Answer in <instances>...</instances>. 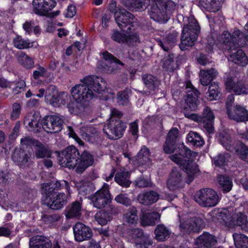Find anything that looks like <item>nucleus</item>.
<instances>
[{
    "instance_id": "e2e57ef3",
    "label": "nucleus",
    "mask_w": 248,
    "mask_h": 248,
    "mask_svg": "<svg viewBox=\"0 0 248 248\" xmlns=\"http://www.w3.org/2000/svg\"><path fill=\"white\" fill-rule=\"evenodd\" d=\"M175 62L171 58L167 61H164L163 68L168 71H172L174 69Z\"/></svg>"
},
{
    "instance_id": "393cba45",
    "label": "nucleus",
    "mask_w": 248,
    "mask_h": 248,
    "mask_svg": "<svg viewBox=\"0 0 248 248\" xmlns=\"http://www.w3.org/2000/svg\"><path fill=\"white\" fill-rule=\"evenodd\" d=\"M56 4L54 0H33V11L36 14L46 16L56 6Z\"/></svg>"
},
{
    "instance_id": "0e129e2a",
    "label": "nucleus",
    "mask_w": 248,
    "mask_h": 248,
    "mask_svg": "<svg viewBox=\"0 0 248 248\" xmlns=\"http://www.w3.org/2000/svg\"><path fill=\"white\" fill-rule=\"evenodd\" d=\"M76 12L77 9L76 6L71 4L68 6L64 13V16L67 18H72L76 15Z\"/></svg>"
},
{
    "instance_id": "6e6552de",
    "label": "nucleus",
    "mask_w": 248,
    "mask_h": 248,
    "mask_svg": "<svg viewBox=\"0 0 248 248\" xmlns=\"http://www.w3.org/2000/svg\"><path fill=\"white\" fill-rule=\"evenodd\" d=\"M122 113L116 109L111 111L110 117L108 123L104 125L103 131L108 138L116 140L122 137L126 128V125L119 119Z\"/></svg>"
},
{
    "instance_id": "dca6fc26",
    "label": "nucleus",
    "mask_w": 248,
    "mask_h": 248,
    "mask_svg": "<svg viewBox=\"0 0 248 248\" xmlns=\"http://www.w3.org/2000/svg\"><path fill=\"white\" fill-rule=\"evenodd\" d=\"M125 157L128 158L129 162L135 165L139 166V170L142 171L141 167L145 168L149 167L151 165V160L150 158V152L145 146H143L139 151L136 158L130 157V154L128 152H124L123 154Z\"/></svg>"
},
{
    "instance_id": "c03bdc74",
    "label": "nucleus",
    "mask_w": 248,
    "mask_h": 248,
    "mask_svg": "<svg viewBox=\"0 0 248 248\" xmlns=\"http://www.w3.org/2000/svg\"><path fill=\"white\" fill-rule=\"evenodd\" d=\"M155 238L158 241H164L170 235V230L163 225H158L155 231Z\"/></svg>"
},
{
    "instance_id": "49530a36",
    "label": "nucleus",
    "mask_w": 248,
    "mask_h": 248,
    "mask_svg": "<svg viewBox=\"0 0 248 248\" xmlns=\"http://www.w3.org/2000/svg\"><path fill=\"white\" fill-rule=\"evenodd\" d=\"M187 141L195 146H202L204 143L203 139L197 133L191 131L186 137Z\"/></svg>"
},
{
    "instance_id": "338daca9",
    "label": "nucleus",
    "mask_w": 248,
    "mask_h": 248,
    "mask_svg": "<svg viewBox=\"0 0 248 248\" xmlns=\"http://www.w3.org/2000/svg\"><path fill=\"white\" fill-rule=\"evenodd\" d=\"M68 135H69V137L72 138L75 140L80 145H83V141L80 140L79 138L78 137V136L76 135L75 132H74L73 128L70 127H68Z\"/></svg>"
},
{
    "instance_id": "a211bd4d",
    "label": "nucleus",
    "mask_w": 248,
    "mask_h": 248,
    "mask_svg": "<svg viewBox=\"0 0 248 248\" xmlns=\"http://www.w3.org/2000/svg\"><path fill=\"white\" fill-rule=\"evenodd\" d=\"M90 199L94 207L99 209L104 207L111 201L108 185L104 184L103 187L92 196Z\"/></svg>"
},
{
    "instance_id": "ddd939ff",
    "label": "nucleus",
    "mask_w": 248,
    "mask_h": 248,
    "mask_svg": "<svg viewBox=\"0 0 248 248\" xmlns=\"http://www.w3.org/2000/svg\"><path fill=\"white\" fill-rule=\"evenodd\" d=\"M102 59L108 64H103V62L98 63V68L101 72L106 74L115 73L117 70L123 66V63L107 51L101 53Z\"/></svg>"
},
{
    "instance_id": "72a5a7b5",
    "label": "nucleus",
    "mask_w": 248,
    "mask_h": 248,
    "mask_svg": "<svg viewBox=\"0 0 248 248\" xmlns=\"http://www.w3.org/2000/svg\"><path fill=\"white\" fill-rule=\"evenodd\" d=\"M93 159L88 152L84 151L80 156V163L78 168V173H82L88 167L93 165Z\"/></svg>"
},
{
    "instance_id": "39448f33",
    "label": "nucleus",
    "mask_w": 248,
    "mask_h": 248,
    "mask_svg": "<svg viewBox=\"0 0 248 248\" xmlns=\"http://www.w3.org/2000/svg\"><path fill=\"white\" fill-rule=\"evenodd\" d=\"M216 34L213 33L211 37H208V44L209 48L213 49L216 47L220 49H233L237 46H243L248 44V36L241 32L239 30L235 31L231 36L228 31L224 32L221 36L215 40Z\"/></svg>"
},
{
    "instance_id": "4468645a",
    "label": "nucleus",
    "mask_w": 248,
    "mask_h": 248,
    "mask_svg": "<svg viewBox=\"0 0 248 248\" xmlns=\"http://www.w3.org/2000/svg\"><path fill=\"white\" fill-rule=\"evenodd\" d=\"M218 138L221 144L227 150L231 152L235 151L240 157L245 161H248V148L242 142L238 143L237 148H234L231 145L230 135L224 131L219 133Z\"/></svg>"
},
{
    "instance_id": "13d9d810",
    "label": "nucleus",
    "mask_w": 248,
    "mask_h": 248,
    "mask_svg": "<svg viewBox=\"0 0 248 248\" xmlns=\"http://www.w3.org/2000/svg\"><path fill=\"white\" fill-rule=\"evenodd\" d=\"M144 84L148 87H154L158 84L156 78L151 75H145L142 77Z\"/></svg>"
},
{
    "instance_id": "774afa93",
    "label": "nucleus",
    "mask_w": 248,
    "mask_h": 248,
    "mask_svg": "<svg viewBox=\"0 0 248 248\" xmlns=\"http://www.w3.org/2000/svg\"><path fill=\"white\" fill-rule=\"evenodd\" d=\"M150 181L143 178L136 181V185L139 187H147L150 186Z\"/></svg>"
},
{
    "instance_id": "ea45409f",
    "label": "nucleus",
    "mask_w": 248,
    "mask_h": 248,
    "mask_svg": "<svg viewBox=\"0 0 248 248\" xmlns=\"http://www.w3.org/2000/svg\"><path fill=\"white\" fill-rule=\"evenodd\" d=\"M51 245L47 241L44 240V237L37 235L32 237L30 242V248H50Z\"/></svg>"
},
{
    "instance_id": "c756f323",
    "label": "nucleus",
    "mask_w": 248,
    "mask_h": 248,
    "mask_svg": "<svg viewBox=\"0 0 248 248\" xmlns=\"http://www.w3.org/2000/svg\"><path fill=\"white\" fill-rule=\"evenodd\" d=\"M214 118V115L211 110L209 108H205L203 112V117H202V120L204 128L209 134L214 132V129L213 122Z\"/></svg>"
},
{
    "instance_id": "bf43d9fd",
    "label": "nucleus",
    "mask_w": 248,
    "mask_h": 248,
    "mask_svg": "<svg viewBox=\"0 0 248 248\" xmlns=\"http://www.w3.org/2000/svg\"><path fill=\"white\" fill-rule=\"evenodd\" d=\"M115 201L120 204H124L126 206H129L131 203V201L128 198L126 194H120L115 198Z\"/></svg>"
},
{
    "instance_id": "b1692460",
    "label": "nucleus",
    "mask_w": 248,
    "mask_h": 248,
    "mask_svg": "<svg viewBox=\"0 0 248 248\" xmlns=\"http://www.w3.org/2000/svg\"><path fill=\"white\" fill-rule=\"evenodd\" d=\"M227 112L229 118L236 122L248 121V111L243 106L236 105L233 108L228 107Z\"/></svg>"
},
{
    "instance_id": "7c9ffc66",
    "label": "nucleus",
    "mask_w": 248,
    "mask_h": 248,
    "mask_svg": "<svg viewBox=\"0 0 248 248\" xmlns=\"http://www.w3.org/2000/svg\"><path fill=\"white\" fill-rule=\"evenodd\" d=\"M159 198V196L157 192L150 191L140 194L138 200L141 204L149 205L156 202Z\"/></svg>"
},
{
    "instance_id": "3c124183",
    "label": "nucleus",
    "mask_w": 248,
    "mask_h": 248,
    "mask_svg": "<svg viewBox=\"0 0 248 248\" xmlns=\"http://www.w3.org/2000/svg\"><path fill=\"white\" fill-rule=\"evenodd\" d=\"M19 63L27 68H31L33 66V59L25 53H21L18 56Z\"/></svg>"
},
{
    "instance_id": "f8f14e48",
    "label": "nucleus",
    "mask_w": 248,
    "mask_h": 248,
    "mask_svg": "<svg viewBox=\"0 0 248 248\" xmlns=\"http://www.w3.org/2000/svg\"><path fill=\"white\" fill-rule=\"evenodd\" d=\"M108 9L114 13V16L118 26L122 29L126 26L127 23H134L135 19L133 16L129 12L120 6L117 7L116 2L112 0L108 5Z\"/></svg>"
},
{
    "instance_id": "9d476101",
    "label": "nucleus",
    "mask_w": 248,
    "mask_h": 248,
    "mask_svg": "<svg viewBox=\"0 0 248 248\" xmlns=\"http://www.w3.org/2000/svg\"><path fill=\"white\" fill-rule=\"evenodd\" d=\"M58 160L60 165L69 169H75L78 172V168L80 163V156L77 148L70 146L59 154Z\"/></svg>"
},
{
    "instance_id": "603ef678",
    "label": "nucleus",
    "mask_w": 248,
    "mask_h": 248,
    "mask_svg": "<svg viewBox=\"0 0 248 248\" xmlns=\"http://www.w3.org/2000/svg\"><path fill=\"white\" fill-rule=\"evenodd\" d=\"M95 218L96 221L101 225H106L110 220L109 215L102 211L97 212L95 216Z\"/></svg>"
},
{
    "instance_id": "6e6d98bb",
    "label": "nucleus",
    "mask_w": 248,
    "mask_h": 248,
    "mask_svg": "<svg viewBox=\"0 0 248 248\" xmlns=\"http://www.w3.org/2000/svg\"><path fill=\"white\" fill-rule=\"evenodd\" d=\"M73 184L77 187L79 193L80 195H87L90 191V187L89 185L86 183H79L73 181Z\"/></svg>"
},
{
    "instance_id": "052dcab7",
    "label": "nucleus",
    "mask_w": 248,
    "mask_h": 248,
    "mask_svg": "<svg viewBox=\"0 0 248 248\" xmlns=\"http://www.w3.org/2000/svg\"><path fill=\"white\" fill-rule=\"evenodd\" d=\"M21 111V107L18 103H15L12 106V111L11 114V118L13 120L18 119Z\"/></svg>"
},
{
    "instance_id": "680f3d73",
    "label": "nucleus",
    "mask_w": 248,
    "mask_h": 248,
    "mask_svg": "<svg viewBox=\"0 0 248 248\" xmlns=\"http://www.w3.org/2000/svg\"><path fill=\"white\" fill-rule=\"evenodd\" d=\"M49 76L47 71L44 67H40L38 70L34 71L33 77L34 79H37L41 77Z\"/></svg>"
},
{
    "instance_id": "2f4dec72",
    "label": "nucleus",
    "mask_w": 248,
    "mask_h": 248,
    "mask_svg": "<svg viewBox=\"0 0 248 248\" xmlns=\"http://www.w3.org/2000/svg\"><path fill=\"white\" fill-rule=\"evenodd\" d=\"M69 187L67 182L64 180L56 181L55 183L52 182L49 184H43L42 186V188L44 189V192L46 191V192L48 193L54 192L55 190L64 188L66 189L69 194H70Z\"/></svg>"
},
{
    "instance_id": "0eeeda50",
    "label": "nucleus",
    "mask_w": 248,
    "mask_h": 248,
    "mask_svg": "<svg viewBox=\"0 0 248 248\" xmlns=\"http://www.w3.org/2000/svg\"><path fill=\"white\" fill-rule=\"evenodd\" d=\"M185 25L183 29L181 42L179 45L181 50H184L194 45L200 31V27L196 20L193 17L184 18Z\"/></svg>"
},
{
    "instance_id": "8fccbe9b",
    "label": "nucleus",
    "mask_w": 248,
    "mask_h": 248,
    "mask_svg": "<svg viewBox=\"0 0 248 248\" xmlns=\"http://www.w3.org/2000/svg\"><path fill=\"white\" fill-rule=\"evenodd\" d=\"M230 155L228 153L221 154L213 159V163L216 166L222 167L227 165Z\"/></svg>"
},
{
    "instance_id": "473e14b6",
    "label": "nucleus",
    "mask_w": 248,
    "mask_h": 248,
    "mask_svg": "<svg viewBox=\"0 0 248 248\" xmlns=\"http://www.w3.org/2000/svg\"><path fill=\"white\" fill-rule=\"evenodd\" d=\"M222 0H200L199 6L211 12L218 11L221 7Z\"/></svg>"
},
{
    "instance_id": "f704fd0d",
    "label": "nucleus",
    "mask_w": 248,
    "mask_h": 248,
    "mask_svg": "<svg viewBox=\"0 0 248 248\" xmlns=\"http://www.w3.org/2000/svg\"><path fill=\"white\" fill-rule=\"evenodd\" d=\"M123 221L129 225H135L137 223L139 220L137 215V210L135 207L129 208L124 214Z\"/></svg>"
},
{
    "instance_id": "2eb2a0df",
    "label": "nucleus",
    "mask_w": 248,
    "mask_h": 248,
    "mask_svg": "<svg viewBox=\"0 0 248 248\" xmlns=\"http://www.w3.org/2000/svg\"><path fill=\"white\" fill-rule=\"evenodd\" d=\"M42 201L50 208L57 210L62 208L66 203L67 198L65 194L62 193H53L44 192Z\"/></svg>"
},
{
    "instance_id": "cd10ccee",
    "label": "nucleus",
    "mask_w": 248,
    "mask_h": 248,
    "mask_svg": "<svg viewBox=\"0 0 248 248\" xmlns=\"http://www.w3.org/2000/svg\"><path fill=\"white\" fill-rule=\"evenodd\" d=\"M79 133L84 140L89 142L94 143L99 138L98 132L91 126L83 127L81 126L79 127Z\"/></svg>"
},
{
    "instance_id": "4c0bfd02",
    "label": "nucleus",
    "mask_w": 248,
    "mask_h": 248,
    "mask_svg": "<svg viewBox=\"0 0 248 248\" xmlns=\"http://www.w3.org/2000/svg\"><path fill=\"white\" fill-rule=\"evenodd\" d=\"M217 75V71L214 69L209 70H201L200 73V81L203 86H207Z\"/></svg>"
},
{
    "instance_id": "f03ea898",
    "label": "nucleus",
    "mask_w": 248,
    "mask_h": 248,
    "mask_svg": "<svg viewBox=\"0 0 248 248\" xmlns=\"http://www.w3.org/2000/svg\"><path fill=\"white\" fill-rule=\"evenodd\" d=\"M82 84H77L71 90L74 100L79 106L84 100H89L95 96L108 100L113 98L110 90L107 88V82L102 78L96 76H88L81 80Z\"/></svg>"
},
{
    "instance_id": "423d86ee",
    "label": "nucleus",
    "mask_w": 248,
    "mask_h": 248,
    "mask_svg": "<svg viewBox=\"0 0 248 248\" xmlns=\"http://www.w3.org/2000/svg\"><path fill=\"white\" fill-rule=\"evenodd\" d=\"M175 7L171 0H156L151 4L149 15L155 21L164 23L170 18Z\"/></svg>"
},
{
    "instance_id": "37998d69",
    "label": "nucleus",
    "mask_w": 248,
    "mask_h": 248,
    "mask_svg": "<svg viewBox=\"0 0 248 248\" xmlns=\"http://www.w3.org/2000/svg\"><path fill=\"white\" fill-rule=\"evenodd\" d=\"M14 46L18 49H25L31 47H36L37 43L29 40H24L20 36H17L14 40Z\"/></svg>"
},
{
    "instance_id": "5701e85b",
    "label": "nucleus",
    "mask_w": 248,
    "mask_h": 248,
    "mask_svg": "<svg viewBox=\"0 0 248 248\" xmlns=\"http://www.w3.org/2000/svg\"><path fill=\"white\" fill-rule=\"evenodd\" d=\"M186 103L190 110H195L197 108L199 103L198 97L199 92L193 87L189 81L186 83Z\"/></svg>"
},
{
    "instance_id": "c85d7f7f",
    "label": "nucleus",
    "mask_w": 248,
    "mask_h": 248,
    "mask_svg": "<svg viewBox=\"0 0 248 248\" xmlns=\"http://www.w3.org/2000/svg\"><path fill=\"white\" fill-rule=\"evenodd\" d=\"M178 130L176 128H172L168 133L164 150L167 154H171L174 150L175 143L178 137Z\"/></svg>"
},
{
    "instance_id": "58836bf2",
    "label": "nucleus",
    "mask_w": 248,
    "mask_h": 248,
    "mask_svg": "<svg viewBox=\"0 0 248 248\" xmlns=\"http://www.w3.org/2000/svg\"><path fill=\"white\" fill-rule=\"evenodd\" d=\"M122 2L130 9L141 11L146 9L147 4L145 0H122Z\"/></svg>"
},
{
    "instance_id": "a19ab883",
    "label": "nucleus",
    "mask_w": 248,
    "mask_h": 248,
    "mask_svg": "<svg viewBox=\"0 0 248 248\" xmlns=\"http://www.w3.org/2000/svg\"><path fill=\"white\" fill-rule=\"evenodd\" d=\"M130 173L128 171L121 170L116 173L115 177V182L124 187H128L130 184Z\"/></svg>"
},
{
    "instance_id": "aec40b11",
    "label": "nucleus",
    "mask_w": 248,
    "mask_h": 248,
    "mask_svg": "<svg viewBox=\"0 0 248 248\" xmlns=\"http://www.w3.org/2000/svg\"><path fill=\"white\" fill-rule=\"evenodd\" d=\"M180 217V230L183 233H188L191 231H197L201 226L202 220L197 218L191 219L189 214L182 215Z\"/></svg>"
},
{
    "instance_id": "864d4df0",
    "label": "nucleus",
    "mask_w": 248,
    "mask_h": 248,
    "mask_svg": "<svg viewBox=\"0 0 248 248\" xmlns=\"http://www.w3.org/2000/svg\"><path fill=\"white\" fill-rule=\"evenodd\" d=\"M125 33H122L117 30H113L110 35L111 38L115 42L124 44L125 41Z\"/></svg>"
},
{
    "instance_id": "9b49d317",
    "label": "nucleus",
    "mask_w": 248,
    "mask_h": 248,
    "mask_svg": "<svg viewBox=\"0 0 248 248\" xmlns=\"http://www.w3.org/2000/svg\"><path fill=\"white\" fill-rule=\"evenodd\" d=\"M194 199L200 205L205 207H214L219 202L217 193L211 188H202L197 191Z\"/></svg>"
},
{
    "instance_id": "4d7b16f0",
    "label": "nucleus",
    "mask_w": 248,
    "mask_h": 248,
    "mask_svg": "<svg viewBox=\"0 0 248 248\" xmlns=\"http://www.w3.org/2000/svg\"><path fill=\"white\" fill-rule=\"evenodd\" d=\"M175 41V36H168L163 43H160V46L165 51H168L174 46Z\"/></svg>"
},
{
    "instance_id": "f257e3e1",
    "label": "nucleus",
    "mask_w": 248,
    "mask_h": 248,
    "mask_svg": "<svg viewBox=\"0 0 248 248\" xmlns=\"http://www.w3.org/2000/svg\"><path fill=\"white\" fill-rule=\"evenodd\" d=\"M179 148V153L170 155V158L184 170L187 174L188 180L186 181L185 176L182 171L177 169H173L170 174L167 183L168 188L172 191L184 187L186 183H190L199 172L198 166L194 162L198 153L192 152L183 143L180 144Z\"/></svg>"
},
{
    "instance_id": "412c9836",
    "label": "nucleus",
    "mask_w": 248,
    "mask_h": 248,
    "mask_svg": "<svg viewBox=\"0 0 248 248\" xmlns=\"http://www.w3.org/2000/svg\"><path fill=\"white\" fill-rule=\"evenodd\" d=\"M128 235V240L135 243L137 248H148L151 245L150 241L143 236L142 231L139 228L130 230Z\"/></svg>"
},
{
    "instance_id": "7ed1b4c3",
    "label": "nucleus",
    "mask_w": 248,
    "mask_h": 248,
    "mask_svg": "<svg viewBox=\"0 0 248 248\" xmlns=\"http://www.w3.org/2000/svg\"><path fill=\"white\" fill-rule=\"evenodd\" d=\"M20 143L21 148L20 150H15L12 159L21 168L28 167L32 162V157L30 153L28 151L26 152L23 149L31 148L32 150L35 151L36 156L38 158L48 157L50 155V152L38 141L25 137L21 139Z\"/></svg>"
},
{
    "instance_id": "1a4fd4ad",
    "label": "nucleus",
    "mask_w": 248,
    "mask_h": 248,
    "mask_svg": "<svg viewBox=\"0 0 248 248\" xmlns=\"http://www.w3.org/2000/svg\"><path fill=\"white\" fill-rule=\"evenodd\" d=\"M218 222L223 225L231 228L240 226L245 232H248V221L246 216L239 212L232 216L227 209H222L217 216Z\"/></svg>"
},
{
    "instance_id": "5fc2aeb1",
    "label": "nucleus",
    "mask_w": 248,
    "mask_h": 248,
    "mask_svg": "<svg viewBox=\"0 0 248 248\" xmlns=\"http://www.w3.org/2000/svg\"><path fill=\"white\" fill-rule=\"evenodd\" d=\"M130 94L129 90H125L123 92L118 93L117 94V102L120 105H124L126 104Z\"/></svg>"
},
{
    "instance_id": "e433bc0d",
    "label": "nucleus",
    "mask_w": 248,
    "mask_h": 248,
    "mask_svg": "<svg viewBox=\"0 0 248 248\" xmlns=\"http://www.w3.org/2000/svg\"><path fill=\"white\" fill-rule=\"evenodd\" d=\"M81 210V203L79 202H75L67 207L65 210V216L67 218L78 217L80 215Z\"/></svg>"
},
{
    "instance_id": "4be33fe9",
    "label": "nucleus",
    "mask_w": 248,
    "mask_h": 248,
    "mask_svg": "<svg viewBox=\"0 0 248 248\" xmlns=\"http://www.w3.org/2000/svg\"><path fill=\"white\" fill-rule=\"evenodd\" d=\"M134 19H135L134 23H127L126 26L122 29L123 30L124 28L127 27L125 32L124 44L129 46H137L140 42L139 33L135 28L137 25V20L134 17Z\"/></svg>"
},
{
    "instance_id": "c9c22d12",
    "label": "nucleus",
    "mask_w": 248,
    "mask_h": 248,
    "mask_svg": "<svg viewBox=\"0 0 248 248\" xmlns=\"http://www.w3.org/2000/svg\"><path fill=\"white\" fill-rule=\"evenodd\" d=\"M229 60L242 66H246L248 62V57L242 49L230 54Z\"/></svg>"
},
{
    "instance_id": "bb28decb",
    "label": "nucleus",
    "mask_w": 248,
    "mask_h": 248,
    "mask_svg": "<svg viewBox=\"0 0 248 248\" xmlns=\"http://www.w3.org/2000/svg\"><path fill=\"white\" fill-rule=\"evenodd\" d=\"M141 213L140 219L142 226H153L160 220V215L157 212L142 210Z\"/></svg>"
},
{
    "instance_id": "09e8293b",
    "label": "nucleus",
    "mask_w": 248,
    "mask_h": 248,
    "mask_svg": "<svg viewBox=\"0 0 248 248\" xmlns=\"http://www.w3.org/2000/svg\"><path fill=\"white\" fill-rule=\"evenodd\" d=\"M219 93L218 84L214 82L209 87L208 92L207 93V99L211 101L217 100L219 97Z\"/></svg>"
},
{
    "instance_id": "f3484780",
    "label": "nucleus",
    "mask_w": 248,
    "mask_h": 248,
    "mask_svg": "<svg viewBox=\"0 0 248 248\" xmlns=\"http://www.w3.org/2000/svg\"><path fill=\"white\" fill-rule=\"evenodd\" d=\"M63 116L51 115L45 116L42 121V127L48 133H56L62 128Z\"/></svg>"
},
{
    "instance_id": "20e7f679",
    "label": "nucleus",
    "mask_w": 248,
    "mask_h": 248,
    "mask_svg": "<svg viewBox=\"0 0 248 248\" xmlns=\"http://www.w3.org/2000/svg\"><path fill=\"white\" fill-rule=\"evenodd\" d=\"M36 96L39 98L44 97L45 102L54 107H67L72 114L79 113V106L71 101L70 95L65 92H59L55 86L50 85L46 90L43 88L39 89Z\"/></svg>"
},
{
    "instance_id": "79ce46f5",
    "label": "nucleus",
    "mask_w": 248,
    "mask_h": 248,
    "mask_svg": "<svg viewBox=\"0 0 248 248\" xmlns=\"http://www.w3.org/2000/svg\"><path fill=\"white\" fill-rule=\"evenodd\" d=\"M41 115L38 113H34L30 121H28V129L29 131L37 132L42 127V123H40Z\"/></svg>"
},
{
    "instance_id": "69168bd1",
    "label": "nucleus",
    "mask_w": 248,
    "mask_h": 248,
    "mask_svg": "<svg viewBox=\"0 0 248 248\" xmlns=\"http://www.w3.org/2000/svg\"><path fill=\"white\" fill-rule=\"evenodd\" d=\"M13 85H12V89L14 93L16 94L19 92V90L23 89L26 86L25 82L21 80L18 82V83L16 84L15 83H13Z\"/></svg>"
},
{
    "instance_id": "6ab92c4d",
    "label": "nucleus",
    "mask_w": 248,
    "mask_h": 248,
    "mask_svg": "<svg viewBox=\"0 0 248 248\" xmlns=\"http://www.w3.org/2000/svg\"><path fill=\"white\" fill-rule=\"evenodd\" d=\"M227 90L234 92L237 95L248 93V88L241 81H238L233 72L229 73L225 82Z\"/></svg>"
},
{
    "instance_id": "a878e982",
    "label": "nucleus",
    "mask_w": 248,
    "mask_h": 248,
    "mask_svg": "<svg viewBox=\"0 0 248 248\" xmlns=\"http://www.w3.org/2000/svg\"><path fill=\"white\" fill-rule=\"evenodd\" d=\"M73 231L75 240L78 242L88 240L93 235L92 229L83 223L78 222L73 227Z\"/></svg>"
},
{
    "instance_id": "de8ad7c7",
    "label": "nucleus",
    "mask_w": 248,
    "mask_h": 248,
    "mask_svg": "<svg viewBox=\"0 0 248 248\" xmlns=\"http://www.w3.org/2000/svg\"><path fill=\"white\" fill-rule=\"evenodd\" d=\"M218 181L223 192H228L232 189V183L229 177L224 175H220L218 178Z\"/></svg>"
},
{
    "instance_id": "a18cd8bd",
    "label": "nucleus",
    "mask_w": 248,
    "mask_h": 248,
    "mask_svg": "<svg viewBox=\"0 0 248 248\" xmlns=\"http://www.w3.org/2000/svg\"><path fill=\"white\" fill-rule=\"evenodd\" d=\"M233 238L236 248H248V237L241 234L234 233Z\"/></svg>"
}]
</instances>
